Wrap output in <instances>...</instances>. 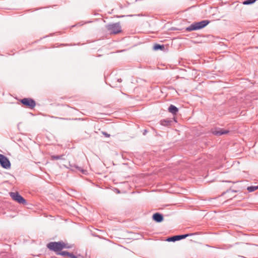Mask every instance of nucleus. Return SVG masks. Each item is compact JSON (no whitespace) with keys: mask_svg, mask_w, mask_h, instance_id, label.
Wrapping results in <instances>:
<instances>
[{"mask_svg":"<svg viewBox=\"0 0 258 258\" xmlns=\"http://www.w3.org/2000/svg\"><path fill=\"white\" fill-rule=\"evenodd\" d=\"M0 164L4 168L8 169L11 168V163L9 160L2 154H0Z\"/></svg>","mask_w":258,"mask_h":258,"instance_id":"6","label":"nucleus"},{"mask_svg":"<svg viewBox=\"0 0 258 258\" xmlns=\"http://www.w3.org/2000/svg\"><path fill=\"white\" fill-rule=\"evenodd\" d=\"M68 254H69V252L66 251H61V252L60 251L59 252L57 253V254L61 255L63 256H68Z\"/></svg>","mask_w":258,"mask_h":258,"instance_id":"14","label":"nucleus"},{"mask_svg":"<svg viewBox=\"0 0 258 258\" xmlns=\"http://www.w3.org/2000/svg\"><path fill=\"white\" fill-rule=\"evenodd\" d=\"M154 49L155 50H157L159 49H162L164 48V46L163 45H161L158 44H155L154 46Z\"/></svg>","mask_w":258,"mask_h":258,"instance_id":"12","label":"nucleus"},{"mask_svg":"<svg viewBox=\"0 0 258 258\" xmlns=\"http://www.w3.org/2000/svg\"><path fill=\"white\" fill-rule=\"evenodd\" d=\"M168 111L174 115L177 114L178 109L173 105H170L168 108Z\"/></svg>","mask_w":258,"mask_h":258,"instance_id":"10","label":"nucleus"},{"mask_svg":"<svg viewBox=\"0 0 258 258\" xmlns=\"http://www.w3.org/2000/svg\"><path fill=\"white\" fill-rule=\"evenodd\" d=\"M102 134L106 137H108H108H110V135L108 134V133H106V132H102Z\"/></svg>","mask_w":258,"mask_h":258,"instance_id":"18","label":"nucleus"},{"mask_svg":"<svg viewBox=\"0 0 258 258\" xmlns=\"http://www.w3.org/2000/svg\"><path fill=\"white\" fill-rule=\"evenodd\" d=\"M10 195L14 201L18 203L26 204V201L18 192H10Z\"/></svg>","mask_w":258,"mask_h":258,"instance_id":"4","label":"nucleus"},{"mask_svg":"<svg viewBox=\"0 0 258 258\" xmlns=\"http://www.w3.org/2000/svg\"><path fill=\"white\" fill-rule=\"evenodd\" d=\"M247 245H244L243 247V249L245 251H246L247 250Z\"/></svg>","mask_w":258,"mask_h":258,"instance_id":"19","label":"nucleus"},{"mask_svg":"<svg viewBox=\"0 0 258 258\" xmlns=\"http://www.w3.org/2000/svg\"><path fill=\"white\" fill-rule=\"evenodd\" d=\"M229 131L223 130L222 128L216 129L212 131L213 134L216 136H221L224 134H227Z\"/></svg>","mask_w":258,"mask_h":258,"instance_id":"8","label":"nucleus"},{"mask_svg":"<svg viewBox=\"0 0 258 258\" xmlns=\"http://www.w3.org/2000/svg\"><path fill=\"white\" fill-rule=\"evenodd\" d=\"M147 132V130H144V133H143L144 135H145Z\"/></svg>","mask_w":258,"mask_h":258,"instance_id":"21","label":"nucleus"},{"mask_svg":"<svg viewBox=\"0 0 258 258\" xmlns=\"http://www.w3.org/2000/svg\"><path fill=\"white\" fill-rule=\"evenodd\" d=\"M243 258H246V257H244V256H243Z\"/></svg>","mask_w":258,"mask_h":258,"instance_id":"24","label":"nucleus"},{"mask_svg":"<svg viewBox=\"0 0 258 258\" xmlns=\"http://www.w3.org/2000/svg\"><path fill=\"white\" fill-rule=\"evenodd\" d=\"M72 245L65 243L62 241L58 242H50L47 244V247L51 251H54L57 254L63 248L69 249L72 248Z\"/></svg>","mask_w":258,"mask_h":258,"instance_id":"1","label":"nucleus"},{"mask_svg":"<svg viewBox=\"0 0 258 258\" xmlns=\"http://www.w3.org/2000/svg\"><path fill=\"white\" fill-rule=\"evenodd\" d=\"M209 23L208 20H203L199 22L192 23L186 28V30L190 32L193 30H197L204 28Z\"/></svg>","mask_w":258,"mask_h":258,"instance_id":"2","label":"nucleus"},{"mask_svg":"<svg viewBox=\"0 0 258 258\" xmlns=\"http://www.w3.org/2000/svg\"><path fill=\"white\" fill-rule=\"evenodd\" d=\"M68 256L70 258H78L77 256H76V255H75L74 254H73V253H70V252H69Z\"/></svg>","mask_w":258,"mask_h":258,"instance_id":"17","label":"nucleus"},{"mask_svg":"<svg viewBox=\"0 0 258 258\" xmlns=\"http://www.w3.org/2000/svg\"><path fill=\"white\" fill-rule=\"evenodd\" d=\"M52 118H58V119H66L65 118H62V117H54V116H51Z\"/></svg>","mask_w":258,"mask_h":258,"instance_id":"20","label":"nucleus"},{"mask_svg":"<svg viewBox=\"0 0 258 258\" xmlns=\"http://www.w3.org/2000/svg\"><path fill=\"white\" fill-rule=\"evenodd\" d=\"M243 258H246V257H244V256H243Z\"/></svg>","mask_w":258,"mask_h":258,"instance_id":"22","label":"nucleus"},{"mask_svg":"<svg viewBox=\"0 0 258 258\" xmlns=\"http://www.w3.org/2000/svg\"><path fill=\"white\" fill-rule=\"evenodd\" d=\"M257 188V186H251L248 187L247 189L249 192H252V191L255 190Z\"/></svg>","mask_w":258,"mask_h":258,"instance_id":"15","label":"nucleus"},{"mask_svg":"<svg viewBox=\"0 0 258 258\" xmlns=\"http://www.w3.org/2000/svg\"><path fill=\"white\" fill-rule=\"evenodd\" d=\"M62 155H53L51 156V159H55V160H58V159H62Z\"/></svg>","mask_w":258,"mask_h":258,"instance_id":"16","label":"nucleus"},{"mask_svg":"<svg viewBox=\"0 0 258 258\" xmlns=\"http://www.w3.org/2000/svg\"><path fill=\"white\" fill-rule=\"evenodd\" d=\"M243 258H246V257H244V256H243Z\"/></svg>","mask_w":258,"mask_h":258,"instance_id":"23","label":"nucleus"},{"mask_svg":"<svg viewBox=\"0 0 258 258\" xmlns=\"http://www.w3.org/2000/svg\"><path fill=\"white\" fill-rule=\"evenodd\" d=\"M153 219L157 222H161L163 220V217L162 214L156 213L153 215Z\"/></svg>","mask_w":258,"mask_h":258,"instance_id":"9","label":"nucleus"},{"mask_svg":"<svg viewBox=\"0 0 258 258\" xmlns=\"http://www.w3.org/2000/svg\"><path fill=\"white\" fill-rule=\"evenodd\" d=\"M255 1L256 0H247L244 1L242 3L244 5H248L253 4Z\"/></svg>","mask_w":258,"mask_h":258,"instance_id":"13","label":"nucleus"},{"mask_svg":"<svg viewBox=\"0 0 258 258\" xmlns=\"http://www.w3.org/2000/svg\"><path fill=\"white\" fill-rule=\"evenodd\" d=\"M21 102L25 106L33 109L36 106L35 101L30 98H25L20 100Z\"/></svg>","mask_w":258,"mask_h":258,"instance_id":"5","label":"nucleus"},{"mask_svg":"<svg viewBox=\"0 0 258 258\" xmlns=\"http://www.w3.org/2000/svg\"><path fill=\"white\" fill-rule=\"evenodd\" d=\"M105 27L111 34H116L121 32V27L119 23L108 24Z\"/></svg>","mask_w":258,"mask_h":258,"instance_id":"3","label":"nucleus"},{"mask_svg":"<svg viewBox=\"0 0 258 258\" xmlns=\"http://www.w3.org/2000/svg\"><path fill=\"white\" fill-rule=\"evenodd\" d=\"M160 124L165 126H168L171 124L172 120L169 119H162L160 120Z\"/></svg>","mask_w":258,"mask_h":258,"instance_id":"11","label":"nucleus"},{"mask_svg":"<svg viewBox=\"0 0 258 258\" xmlns=\"http://www.w3.org/2000/svg\"><path fill=\"white\" fill-rule=\"evenodd\" d=\"M192 234H183V235H176V236H174L168 238L167 239V240L168 241L174 242L175 241L179 240L185 238L187 237V236H188L189 235H191Z\"/></svg>","mask_w":258,"mask_h":258,"instance_id":"7","label":"nucleus"}]
</instances>
